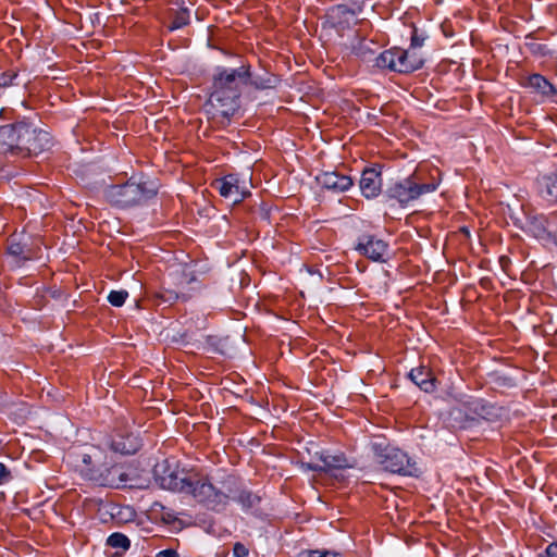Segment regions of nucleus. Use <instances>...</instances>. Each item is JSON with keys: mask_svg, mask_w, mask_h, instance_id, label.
I'll return each mask as SVG.
<instances>
[{"mask_svg": "<svg viewBox=\"0 0 557 557\" xmlns=\"http://www.w3.org/2000/svg\"><path fill=\"white\" fill-rule=\"evenodd\" d=\"M250 76L249 64L237 69L215 67L208 100L213 119L221 117L222 121L219 122L225 124L238 112L240 96Z\"/></svg>", "mask_w": 557, "mask_h": 557, "instance_id": "1", "label": "nucleus"}, {"mask_svg": "<svg viewBox=\"0 0 557 557\" xmlns=\"http://www.w3.org/2000/svg\"><path fill=\"white\" fill-rule=\"evenodd\" d=\"M219 484H213L211 481L210 485L200 488L198 496L202 500V506L207 509L221 512L225 510L230 500H233L245 512L256 515L260 510L261 496L247 487L240 486L236 476L228 474Z\"/></svg>", "mask_w": 557, "mask_h": 557, "instance_id": "2", "label": "nucleus"}, {"mask_svg": "<svg viewBox=\"0 0 557 557\" xmlns=\"http://www.w3.org/2000/svg\"><path fill=\"white\" fill-rule=\"evenodd\" d=\"M153 479L161 488L190 495L201 505L202 500L198 496L200 488L210 485L211 482L209 476L189 474L168 459L153 467Z\"/></svg>", "mask_w": 557, "mask_h": 557, "instance_id": "3", "label": "nucleus"}, {"mask_svg": "<svg viewBox=\"0 0 557 557\" xmlns=\"http://www.w3.org/2000/svg\"><path fill=\"white\" fill-rule=\"evenodd\" d=\"M102 194L106 201L112 207L126 209L141 206L152 199L157 195V187L152 182L132 176L123 184L107 186Z\"/></svg>", "mask_w": 557, "mask_h": 557, "instance_id": "4", "label": "nucleus"}, {"mask_svg": "<svg viewBox=\"0 0 557 557\" xmlns=\"http://www.w3.org/2000/svg\"><path fill=\"white\" fill-rule=\"evenodd\" d=\"M440 180L432 178L425 182L420 171H414L407 177L391 183L384 191L387 201H394L401 208H407L422 196L437 189Z\"/></svg>", "mask_w": 557, "mask_h": 557, "instance_id": "5", "label": "nucleus"}, {"mask_svg": "<svg viewBox=\"0 0 557 557\" xmlns=\"http://www.w3.org/2000/svg\"><path fill=\"white\" fill-rule=\"evenodd\" d=\"M79 456L84 465L81 472L86 479L102 486H114L126 482V475L122 471V467L112 466L108 468L103 465V453L99 447L91 446Z\"/></svg>", "mask_w": 557, "mask_h": 557, "instance_id": "6", "label": "nucleus"}, {"mask_svg": "<svg viewBox=\"0 0 557 557\" xmlns=\"http://www.w3.org/2000/svg\"><path fill=\"white\" fill-rule=\"evenodd\" d=\"M15 156H37L52 147L50 134L25 121L17 122Z\"/></svg>", "mask_w": 557, "mask_h": 557, "instance_id": "7", "label": "nucleus"}, {"mask_svg": "<svg viewBox=\"0 0 557 557\" xmlns=\"http://www.w3.org/2000/svg\"><path fill=\"white\" fill-rule=\"evenodd\" d=\"M376 461L391 473L413 475L417 471L416 462L403 450L387 445L384 441L371 445Z\"/></svg>", "mask_w": 557, "mask_h": 557, "instance_id": "8", "label": "nucleus"}, {"mask_svg": "<svg viewBox=\"0 0 557 557\" xmlns=\"http://www.w3.org/2000/svg\"><path fill=\"white\" fill-rule=\"evenodd\" d=\"M357 12L346 4H337L331 7L325 14L322 23L323 28L334 29L339 36H343L344 30L356 24Z\"/></svg>", "mask_w": 557, "mask_h": 557, "instance_id": "9", "label": "nucleus"}, {"mask_svg": "<svg viewBox=\"0 0 557 557\" xmlns=\"http://www.w3.org/2000/svg\"><path fill=\"white\" fill-rule=\"evenodd\" d=\"M354 249L373 262H385L388 244L373 234L364 233L358 236Z\"/></svg>", "mask_w": 557, "mask_h": 557, "instance_id": "10", "label": "nucleus"}, {"mask_svg": "<svg viewBox=\"0 0 557 557\" xmlns=\"http://www.w3.org/2000/svg\"><path fill=\"white\" fill-rule=\"evenodd\" d=\"M382 171L380 166L366 168L359 181L361 194L367 199H374L382 193Z\"/></svg>", "mask_w": 557, "mask_h": 557, "instance_id": "11", "label": "nucleus"}, {"mask_svg": "<svg viewBox=\"0 0 557 557\" xmlns=\"http://www.w3.org/2000/svg\"><path fill=\"white\" fill-rule=\"evenodd\" d=\"M215 187L222 197L231 199L233 203H239L246 196L250 195L248 190L239 185V180L234 174L218 180Z\"/></svg>", "mask_w": 557, "mask_h": 557, "instance_id": "12", "label": "nucleus"}, {"mask_svg": "<svg viewBox=\"0 0 557 557\" xmlns=\"http://www.w3.org/2000/svg\"><path fill=\"white\" fill-rule=\"evenodd\" d=\"M318 184L326 190L335 194L345 193L354 186V180L349 175L339 172H323L317 176Z\"/></svg>", "mask_w": 557, "mask_h": 557, "instance_id": "13", "label": "nucleus"}, {"mask_svg": "<svg viewBox=\"0 0 557 557\" xmlns=\"http://www.w3.org/2000/svg\"><path fill=\"white\" fill-rule=\"evenodd\" d=\"M140 446V440L133 433H117L110 441L111 450L121 455L135 454Z\"/></svg>", "mask_w": 557, "mask_h": 557, "instance_id": "14", "label": "nucleus"}, {"mask_svg": "<svg viewBox=\"0 0 557 557\" xmlns=\"http://www.w3.org/2000/svg\"><path fill=\"white\" fill-rule=\"evenodd\" d=\"M399 69L401 74L412 73L420 70L424 64L423 53L412 47L408 49L398 48Z\"/></svg>", "mask_w": 557, "mask_h": 557, "instance_id": "15", "label": "nucleus"}, {"mask_svg": "<svg viewBox=\"0 0 557 557\" xmlns=\"http://www.w3.org/2000/svg\"><path fill=\"white\" fill-rule=\"evenodd\" d=\"M409 379L425 393H432L436 389V379L431 370L424 366L411 369Z\"/></svg>", "mask_w": 557, "mask_h": 557, "instance_id": "16", "label": "nucleus"}, {"mask_svg": "<svg viewBox=\"0 0 557 557\" xmlns=\"http://www.w3.org/2000/svg\"><path fill=\"white\" fill-rule=\"evenodd\" d=\"M17 122L0 126V154L15 156Z\"/></svg>", "mask_w": 557, "mask_h": 557, "instance_id": "17", "label": "nucleus"}, {"mask_svg": "<svg viewBox=\"0 0 557 557\" xmlns=\"http://www.w3.org/2000/svg\"><path fill=\"white\" fill-rule=\"evenodd\" d=\"M539 195L548 202L557 203V172L536 180Z\"/></svg>", "mask_w": 557, "mask_h": 557, "instance_id": "18", "label": "nucleus"}, {"mask_svg": "<svg viewBox=\"0 0 557 557\" xmlns=\"http://www.w3.org/2000/svg\"><path fill=\"white\" fill-rule=\"evenodd\" d=\"M350 463L343 453L331 455L329 454L325 460V465L315 462L307 463V468L312 471L329 472L331 470H342L350 468Z\"/></svg>", "mask_w": 557, "mask_h": 557, "instance_id": "19", "label": "nucleus"}, {"mask_svg": "<svg viewBox=\"0 0 557 557\" xmlns=\"http://www.w3.org/2000/svg\"><path fill=\"white\" fill-rule=\"evenodd\" d=\"M399 62L400 60L397 47L381 52L375 59V65L379 69H387L389 71L398 73H400V69L398 65Z\"/></svg>", "mask_w": 557, "mask_h": 557, "instance_id": "20", "label": "nucleus"}, {"mask_svg": "<svg viewBox=\"0 0 557 557\" xmlns=\"http://www.w3.org/2000/svg\"><path fill=\"white\" fill-rule=\"evenodd\" d=\"M7 251L17 265H22L24 262L33 259V250L28 246L16 242L14 238L9 240Z\"/></svg>", "mask_w": 557, "mask_h": 557, "instance_id": "21", "label": "nucleus"}, {"mask_svg": "<svg viewBox=\"0 0 557 557\" xmlns=\"http://www.w3.org/2000/svg\"><path fill=\"white\" fill-rule=\"evenodd\" d=\"M528 86L542 96H552L555 94L553 84L541 74H532L528 77Z\"/></svg>", "mask_w": 557, "mask_h": 557, "instance_id": "22", "label": "nucleus"}, {"mask_svg": "<svg viewBox=\"0 0 557 557\" xmlns=\"http://www.w3.org/2000/svg\"><path fill=\"white\" fill-rule=\"evenodd\" d=\"M280 83L278 76L264 72L263 74H252L250 76V79L248 81V84L253 86L256 89H270L275 88L277 84Z\"/></svg>", "mask_w": 557, "mask_h": 557, "instance_id": "23", "label": "nucleus"}, {"mask_svg": "<svg viewBox=\"0 0 557 557\" xmlns=\"http://www.w3.org/2000/svg\"><path fill=\"white\" fill-rule=\"evenodd\" d=\"M189 23V11L186 8L176 10L168 28L169 30L180 29Z\"/></svg>", "mask_w": 557, "mask_h": 557, "instance_id": "24", "label": "nucleus"}, {"mask_svg": "<svg viewBox=\"0 0 557 557\" xmlns=\"http://www.w3.org/2000/svg\"><path fill=\"white\" fill-rule=\"evenodd\" d=\"M107 544L113 548H122L123 550H127L131 546V541L125 534L115 532L108 537Z\"/></svg>", "mask_w": 557, "mask_h": 557, "instance_id": "25", "label": "nucleus"}, {"mask_svg": "<svg viewBox=\"0 0 557 557\" xmlns=\"http://www.w3.org/2000/svg\"><path fill=\"white\" fill-rule=\"evenodd\" d=\"M469 408L472 410L478 417L483 419H488L494 410L492 405L485 404L482 400H474L469 403Z\"/></svg>", "mask_w": 557, "mask_h": 557, "instance_id": "26", "label": "nucleus"}, {"mask_svg": "<svg viewBox=\"0 0 557 557\" xmlns=\"http://www.w3.org/2000/svg\"><path fill=\"white\" fill-rule=\"evenodd\" d=\"M127 297L128 293L126 290H111L108 295V301L114 307H121Z\"/></svg>", "mask_w": 557, "mask_h": 557, "instance_id": "27", "label": "nucleus"}, {"mask_svg": "<svg viewBox=\"0 0 557 557\" xmlns=\"http://www.w3.org/2000/svg\"><path fill=\"white\" fill-rule=\"evenodd\" d=\"M18 77V73L14 70H9L0 75V88H7L16 85L15 79Z\"/></svg>", "mask_w": 557, "mask_h": 557, "instance_id": "28", "label": "nucleus"}, {"mask_svg": "<svg viewBox=\"0 0 557 557\" xmlns=\"http://www.w3.org/2000/svg\"><path fill=\"white\" fill-rule=\"evenodd\" d=\"M298 557H343V555L329 550H304Z\"/></svg>", "mask_w": 557, "mask_h": 557, "instance_id": "29", "label": "nucleus"}, {"mask_svg": "<svg viewBox=\"0 0 557 557\" xmlns=\"http://www.w3.org/2000/svg\"><path fill=\"white\" fill-rule=\"evenodd\" d=\"M350 51L352 54H355V57L360 59H364L367 53L371 52V50L366 47V41L363 38L358 39V45H352Z\"/></svg>", "mask_w": 557, "mask_h": 557, "instance_id": "30", "label": "nucleus"}, {"mask_svg": "<svg viewBox=\"0 0 557 557\" xmlns=\"http://www.w3.org/2000/svg\"><path fill=\"white\" fill-rule=\"evenodd\" d=\"M424 40H425V38L418 34V29L413 28L411 38H410V47L421 51Z\"/></svg>", "mask_w": 557, "mask_h": 557, "instance_id": "31", "label": "nucleus"}, {"mask_svg": "<svg viewBox=\"0 0 557 557\" xmlns=\"http://www.w3.org/2000/svg\"><path fill=\"white\" fill-rule=\"evenodd\" d=\"M161 297L163 298L164 301H170V302L176 301L180 298H182L184 301H186L188 299V297L186 295H184V294L180 295L177 292L170 290V289H165Z\"/></svg>", "mask_w": 557, "mask_h": 557, "instance_id": "32", "label": "nucleus"}, {"mask_svg": "<svg viewBox=\"0 0 557 557\" xmlns=\"http://www.w3.org/2000/svg\"><path fill=\"white\" fill-rule=\"evenodd\" d=\"M233 555L234 557H247L249 555V549L240 542H236L233 546Z\"/></svg>", "mask_w": 557, "mask_h": 557, "instance_id": "33", "label": "nucleus"}, {"mask_svg": "<svg viewBox=\"0 0 557 557\" xmlns=\"http://www.w3.org/2000/svg\"><path fill=\"white\" fill-rule=\"evenodd\" d=\"M540 557H557V540L552 542L545 548L544 553L539 555Z\"/></svg>", "mask_w": 557, "mask_h": 557, "instance_id": "34", "label": "nucleus"}, {"mask_svg": "<svg viewBox=\"0 0 557 557\" xmlns=\"http://www.w3.org/2000/svg\"><path fill=\"white\" fill-rule=\"evenodd\" d=\"M11 478L12 476L10 470L2 462H0V485L8 483Z\"/></svg>", "mask_w": 557, "mask_h": 557, "instance_id": "35", "label": "nucleus"}, {"mask_svg": "<svg viewBox=\"0 0 557 557\" xmlns=\"http://www.w3.org/2000/svg\"><path fill=\"white\" fill-rule=\"evenodd\" d=\"M157 557H180L177 550L173 549V548H168V549H163L161 552H159L157 554Z\"/></svg>", "mask_w": 557, "mask_h": 557, "instance_id": "36", "label": "nucleus"}, {"mask_svg": "<svg viewBox=\"0 0 557 557\" xmlns=\"http://www.w3.org/2000/svg\"><path fill=\"white\" fill-rule=\"evenodd\" d=\"M330 453L327 450H321V451H317L314 454V457L321 461V465H325V460H326V457Z\"/></svg>", "mask_w": 557, "mask_h": 557, "instance_id": "37", "label": "nucleus"}, {"mask_svg": "<svg viewBox=\"0 0 557 557\" xmlns=\"http://www.w3.org/2000/svg\"><path fill=\"white\" fill-rule=\"evenodd\" d=\"M162 519H163L165 522L170 523V522H172V521H174V520H175V517H174L172 513L166 512V513H164V515L162 516Z\"/></svg>", "mask_w": 557, "mask_h": 557, "instance_id": "38", "label": "nucleus"}, {"mask_svg": "<svg viewBox=\"0 0 557 557\" xmlns=\"http://www.w3.org/2000/svg\"><path fill=\"white\" fill-rule=\"evenodd\" d=\"M260 215L263 220H269V218H270L269 211L263 208H261V210H260Z\"/></svg>", "mask_w": 557, "mask_h": 557, "instance_id": "39", "label": "nucleus"}]
</instances>
